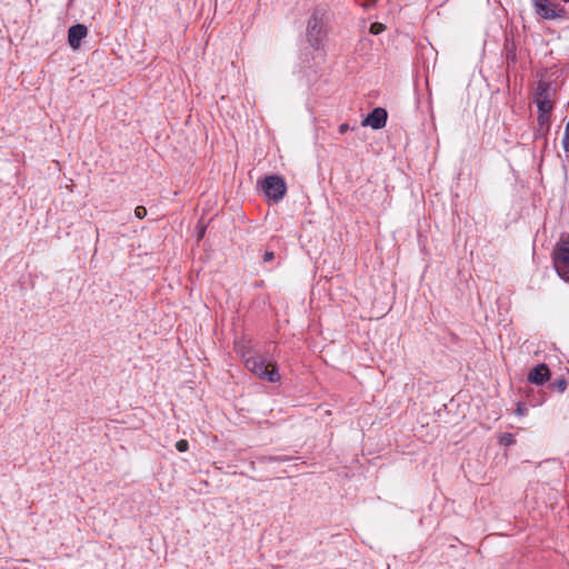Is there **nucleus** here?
I'll return each mask as SVG.
<instances>
[{
  "label": "nucleus",
  "instance_id": "1",
  "mask_svg": "<svg viewBox=\"0 0 569 569\" xmlns=\"http://www.w3.org/2000/svg\"><path fill=\"white\" fill-rule=\"evenodd\" d=\"M246 368L261 379H266L270 382L280 381V373L277 369L276 363L266 362L261 356H250L244 360Z\"/></svg>",
  "mask_w": 569,
  "mask_h": 569
},
{
  "label": "nucleus",
  "instance_id": "2",
  "mask_svg": "<svg viewBox=\"0 0 569 569\" xmlns=\"http://www.w3.org/2000/svg\"><path fill=\"white\" fill-rule=\"evenodd\" d=\"M555 268L562 279L569 281V238H562L557 244Z\"/></svg>",
  "mask_w": 569,
  "mask_h": 569
},
{
  "label": "nucleus",
  "instance_id": "3",
  "mask_svg": "<svg viewBox=\"0 0 569 569\" xmlns=\"http://www.w3.org/2000/svg\"><path fill=\"white\" fill-rule=\"evenodd\" d=\"M536 103L540 112L538 121L540 124H545L548 121V113L552 109V100L548 84L543 82L538 84L536 92Z\"/></svg>",
  "mask_w": 569,
  "mask_h": 569
},
{
  "label": "nucleus",
  "instance_id": "4",
  "mask_svg": "<svg viewBox=\"0 0 569 569\" xmlns=\"http://www.w3.org/2000/svg\"><path fill=\"white\" fill-rule=\"evenodd\" d=\"M263 191L269 199L279 201L286 193L284 180L278 176H269L262 183Z\"/></svg>",
  "mask_w": 569,
  "mask_h": 569
},
{
  "label": "nucleus",
  "instance_id": "5",
  "mask_svg": "<svg viewBox=\"0 0 569 569\" xmlns=\"http://www.w3.org/2000/svg\"><path fill=\"white\" fill-rule=\"evenodd\" d=\"M536 12L543 19H555L562 16L563 9L550 3L549 0H533Z\"/></svg>",
  "mask_w": 569,
  "mask_h": 569
},
{
  "label": "nucleus",
  "instance_id": "6",
  "mask_svg": "<svg viewBox=\"0 0 569 569\" xmlns=\"http://www.w3.org/2000/svg\"><path fill=\"white\" fill-rule=\"evenodd\" d=\"M87 36L88 28L84 24H74L68 30V43L73 50H78L81 47V41L87 38Z\"/></svg>",
  "mask_w": 569,
  "mask_h": 569
},
{
  "label": "nucleus",
  "instance_id": "7",
  "mask_svg": "<svg viewBox=\"0 0 569 569\" xmlns=\"http://www.w3.org/2000/svg\"><path fill=\"white\" fill-rule=\"evenodd\" d=\"M387 122V111L382 108H376L363 121V127H371L372 129H381Z\"/></svg>",
  "mask_w": 569,
  "mask_h": 569
},
{
  "label": "nucleus",
  "instance_id": "8",
  "mask_svg": "<svg viewBox=\"0 0 569 569\" xmlns=\"http://www.w3.org/2000/svg\"><path fill=\"white\" fill-rule=\"evenodd\" d=\"M550 373L549 369L546 365H539L533 370L530 371L528 379L530 382L536 385H542L547 380H549Z\"/></svg>",
  "mask_w": 569,
  "mask_h": 569
},
{
  "label": "nucleus",
  "instance_id": "9",
  "mask_svg": "<svg viewBox=\"0 0 569 569\" xmlns=\"http://www.w3.org/2000/svg\"><path fill=\"white\" fill-rule=\"evenodd\" d=\"M385 30V26L379 22H375L370 26V32L373 34H379Z\"/></svg>",
  "mask_w": 569,
  "mask_h": 569
},
{
  "label": "nucleus",
  "instance_id": "10",
  "mask_svg": "<svg viewBox=\"0 0 569 569\" xmlns=\"http://www.w3.org/2000/svg\"><path fill=\"white\" fill-rule=\"evenodd\" d=\"M176 448H177V450H178V451H180V452H184V451H187V450H188V448H189V443H188V441H187V440L181 439V440L177 441V443H176Z\"/></svg>",
  "mask_w": 569,
  "mask_h": 569
},
{
  "label": "nucleus",
  "instance_id": "11",
  "mask_svg": "<svg viewBox=\"0 0 569 569\" xmlns=\"http://www.w3.org/2000/svg\"><path fill=\"white\" fill-rule=\"evenodd\" d=\"M147 214V209L142 206H138L136 209H134V216L138 218V219H143Z\"/></svg>",
  "mask_w": 569,
  "mask_h": 569
},
{
  "label": "nucleus",
  "instance_id": "12",
  "mask_svg": "<svg viewBox=\"0 0 569 569\" xmlns=\"http://www.w3.org/2000/svg\"><path fill=\"white\" fill-rule=\"evenodd\" d=\"M500 443H502L505 446H509V445L513 443L512 435L506 433V435L501 436Z\"/></svg>",
  "mask_w": 569,
  "mask_h": 569
},
{
  "label": "nucleus",
  "instance_id": "13",
  "mask_svg": "<svg viewBox=\"0 0 569 569\" xmlns=\"http://www.w3.org/2000/svg\"><path fill=\"white\" fill-rule=\"evenodd\" d=\"M555 386H556V388L558 389L559 392H563L566 390V388H567V382H566V380L561 379V380L557 381L555 383Z\"/></svg>",
  "mask_w": 569,
  "mask_h": 569
},
{
  "label": "nucleus",
  "instance_id": "14",
  "mask_svg": "<svg viewBox=\"0 0 569 569\" xmlns=\"http://www.w3.org/2000/svg\"><path fill=\"white\" fill-rule=\"evenodd\" d=\"M563 146H565V149L568 151L569 150V124L567 126Z\"/></svg>",
  "mask_w": 569,
  "mask_h": 569
},
{
  "label": "nucleus",
  "instance_id": "15",
  "mask_svg": "<svg viewBox=\"0 0 569 569\" xmlns=\"http://www.w3.org/2000/svg\"><path fill=\"white\" fill-rule=\"evenodd\" d=\"M525 413H526V408L522 405L518 403L517 408H516V415L523 416Z\"/></svg>",
  "mask_w": 569,
  "mask_h": 569
},
{
  "label": "nucleus",
  "instance_id": "16",
  "mask_svg": "<svg viewBox=\"0 0 569 569\" xmlns=\"http://www.w3.org/2000/svg\"><path fill=\"white\" fill-rule=\"evenodd\" d=\"M348 129H349V126H348L347 123H343V124H341V126L339 127V132H340V133H345V132H347V131H348Z\"/></svg>",
  "mask_w": 569,
  "mask_h": 569
},
{
  "label": "nucleus",
  "instance_id": "17",
  "mask_svg": "<svg viewBox=\"0 0 569 569\" xmlns=\"http://www.w3.org/2000/svg\"><path fill=\"white\" fill-rule=\"evenodd\" d=\"M273 258V253L272 252H266L264 254V260H271Z\"/></svg>",
  "mask_w": 569,
  "mask_h": 569
},
{
  "label": "nucleus",
  "instance_id": "18",
  "mask_svg": "<svg viewBox=\"0 0 569 569\" xmlns=\"http://www.w3.org/2000/svg\"><path fill=\"white\" fill-rule=\"evenodd\" d=\"M203 232H204V229H202L201 231H199V237H200V238L203 236Z\"/></svg>",
  "mask_w": 569,
  "mask_h": 569
}]
</instances>
